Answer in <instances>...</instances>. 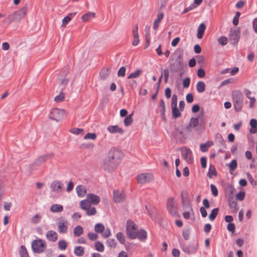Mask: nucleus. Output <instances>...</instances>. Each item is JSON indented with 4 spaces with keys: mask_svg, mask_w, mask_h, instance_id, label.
<instances>
[{
    "mask_svg": "<svg viewBox=\"0 0 257 257\" xmlns=\"http://www.w3.org/2000/svg\"><path fill=\"white\" fill-rule=\"evenodd\" d=\"M28 4H26L21 9L10 15L6 19L10 22H20L26 16L28 11Z\"/></svg>",
    "mask_w": 257,
    "mask_h": 257,
    "instance_id": "3",
    "label": "nucleus"
},
{
    "mask_svg": "<svg viewBox=\"0 0 257 257\" xmlns=\"http://www.w3.org/2000/svg\"><path fill=\"white\" fill-rule=\"evenodd\" d=\"M123 157V153L119 149L111 148L103 160V169L108 173H112L117 169Z\"/></svg>",
    "mask_w": 257,
    "mask_h": 257,
    "instance_id": "1",
    "label": "nucleus"
},
{
    "mask_svg": "<svg viewBox=\"0 0 257 257\" xmlns=\"http://www.w3.org/2000/svg\"><path fill=\"white\" fill-rule=\"evenodd\" d=\"M164 13L162 11L159 12L157 14V18L154 21L160 23L164 18Z\"/></svg>",
    "mask_w": 257,
    "mask_h": 257,
    "instance_id": "61",
    "label": "nucleus"
},
{
    "mask_svg": "<svg viewBox=\"0 0 257 257\" xmlns=\"http://www.w3.org/2000/svg\"><path fill=\"white\" fill-rule=\"evenodd\" d=\"M206 26L204 23H201L199 25L197 29V37L198 39H202L204 34V32L206 30Z\"/></svg>",
    "mask_w": 257,
    "mask_h": 257,
    "instance_id": "21",
    "label": "nucleus"
},
{
    "mask_svg": "<svg viewBox=\"0 0 257 257\" xmlns=\"http://www.w3.org/2000/svg\"><path fill=\"white\" fill-rule=\"evenodd\" d=\"M183 51L175 54V58L172 59L169 63V68L172 72H178L183 69Z\"/></svg>",
    "mask_w": 257,
    "mask_h": 257,
    "instance_id": "2",
    "label": "nucleus"
},
{
    "mask_svg": "<svg viewBox=\"0 0 257 257\" xmlns=\"http://www.w3.org/2000/svg\"><path fill=\"white\" fill-rule=\"evenodd\" d=\"M172 136L176 138L181 139L183 136V132L179 128L176 127L172 132Z\"/></svg>",
    "mask_w": 257,
    "mask_h": 257,
    "instance_id": "36",
    "label": "nucleus"
},
{
    "mask_svg": "<svg viewBox=\"0 0 257 257\" xmlns=\"http://www.w3.org/2000/svg\"><path fill=\"white\" fill-rule=\"evenodd\" d=\"M80 205L81 209L85 210L88 209V207L91 206V204L89 203L88 201L86 200V199L81 201Z\"/></svg>",
    "mask_w": 257,
    "mask_h": 257,
    "instance_id": "41",
    "label": "nucleus"
},
{
    "mask_svg": "<svg viewBox=\"0 0 257 257\" xmlns=\"http://www.w3.org/2000/svg\"><path fill=\"white\" fill-rule=\"evenodd\" d=\"M218 41L222 46H225L227 43V39L224 36H221L218 39Z\"/></svg>",
    "mask_w": 257,
    "mask_h": 257,
    "instance_id": "54",
    "label": "nucleus"
},
{
    "mask_svg": "<svg viewBox=\"0 0 257 257\" xmlns=\"http://www.w3.org/2000/svg\"><path fill=\"white\" fill-rule=\"evenodd\" d=\"M110 70L108 68H102L99 72V77L102 80L106 79L109 75Z\"/></svg>",
    "mask_w": 257,
    "mask_h": 257,
    "instance_id": "23",
    "label": "nucleus"
},
{
    "mask_svg": "<svg viewBox=\"0 0 257 257\" xmlns=\"http://www.w3.org/2000/svg\"><path fill=\"white\" fill-rule=\"evenodd\" d=\"M172 118H176L180 117L181 115L180 110L177 106L172 107Z\"/></svg>",
    "mask_w": 257,
    "mask_h": 257,
    "instance_id": "34",
    "label": "nucleus"
},
{
    "mask_svg": "<svg viewBox=\"0 0 257 257\" xmlns=\"http://www.w3.org/2000/svg\"><path fill=\"white\" fill-rule=\"evenodd\" d=\"M139 183L145 184L153 179L152 175L150 174L142 173L138 175L136 177Z\"/></svg>",
    "mask_w": 257,
    "mask_h": 257,
    "instance_id": "11",
    "label": "nucleus"
},
{
    "mask_svg": "<svg viewBox=\"0 0 257 257\" xmlns=\"http://www.w3.org/2000/svg\"><path fill=\"white\" fill-rule=\"evenodd\" d=\"M126 69L125 67H121L117 72V75L119 77H124L125 74Z\"/></svg>",
    "mask_w": 257,
    "mask_h": 257,
    "instance_id": "58",
    "label": "nucleus"
},
{
    "mask_svg": "<svg viewBox=\"0 0 257 257\" xmlns=\"http://www.w3.org/2000/svg\"><path fill=\"white\" fill-rule=\"evenodd\" d=\"M97 136L95 133H88L84 137V140L90 139L94 140L96 139Z\"/></svg>",
    "mask_w": 257,
    "mask_h": 257,
    "instance_id": "46",
    "label": "nucleus"
},
{
    "mask_svg": "<svg viewBox=\"0 0 257 257\" xmlns=\"http://www.w3.org/2000/svg\"><path fill=\"white\" fill-rule=\"evenodd\" d=\"M219 211V208L218 207L215 208L212 210L211 213L209 215V219L210 221H213L216 217Z\"/></svg>",
    "mask_w": 257,
    "mask_h": 257,
    "instance_id": "35",
    "label": "nucleus"
},
{
    "mask_svg": "<svg viewBox=\"0 0 257 257\" xmlns=\"http://www.w3.org/2000/svg\"><path fill=\"white\" fill-rule=\"evenodd\" d=\"M147 232L145 229H141L139 231H138V235L137 237H138L140 240L142 241L146 240L147 238Z\"/></svg>",
    "mask_w": 257,
    "mask_h": 257,
    "instance_id": "28",
    "label": "nucleus"
},
{
    "mask_svg": "<svg viewBox=\"0 0 257 257\" xmlns=\"http://www.w3.org/2000/svg\"><path fill=\"white\" fill-rule=\"evenodd\" d=\"M108 131L111 134L119 133L123 134V130L122 128L119 127L118 125H109L107 127Z\"/></svg>",
    "mask_w": 257,
    "mask_h": 257,
    "instance_id": "19",
    "label": "nucleus"
},
{
    "mask_svg": "<svg viewBox=\"0 0 257 257\" xmlns=\"http://www.w3.org/2000/svg\"><path fill=\"white\" fill-rule=\"evenodd\" d=\"M76 191L79 197L84 196L86 193V190L81 185H78L76 187Z\"/></svg>",
    "mask_w": 257,
    "mask_h": 257,
    "instance_id": "31",
    "label": "nucleus"
},
{
    "mask_svg": "<svg viewBox=\"0 0 257 257\" xmlns=\"http://www.w3.org/2000/svg\"><path fill=\"white\" fill-rule=\"evenodd\" d=\"M245 192L243 191H240L237 193V194L236 195V198L237 200H238L239 201H242L244 199L245 197Z\"/></svg>",
    "mask_w": 257,
    "mask_h": 257,
    "instance_id": "62",
    "label": "nucleus"
},
{
    "mask_svg": "<svg viewBox=\"0 0 257 257\" xmlns=\"http://www.w3.org/2000/svg\"><path fill=\"white\" fill-rule=\"evenodd\" d=\"M167 209L170 214L173 216H178L177 204L174 198H169L167 202Z\"/></svg>",
    "mask_w": 257,
    "mask_h": 257,
    "instance_id": "7",
    "label": "nucleus"
},
{
    "mask_svg": "<svg viewBox=\"0 0 257 257\" xmlns=\"http://www.w3.org/2000/svg\"><path fill=\"white\" fill-rule=\"evenodd\" d=\"M87 236L89 239L92 241L96 240L98 237L96 233L93 232H89L87 234Z\"/></svg>",
    "mask_w": 257,
    "mask_h": 257,
    "instance_id": "56",
    "label": "nucleus"
},
{
    "mask_svg": "<svg viewBox=\"0 0 257 257\" xmlns=\"http://www.w3.org/2000/svg\"><path fill=\"white\" fill-rule=\"evenodd\" d=\"M86 215L88 216H92L95 215L96 213V209L94 207L90 206L88 209L86 210Z\"/></svg>",
    "mask_w": 257,
    "mask_h": 257,
    "instance_id": "47",
    "label": "nucleus"
},
{
    "mask_svg": "<svg viewBox=\"0 0 257 257\" xmlns=\"http://www.w3.org/2000/svg\"><path fill=\"white\" fill-rule=\"evenodd\" d=\"M229 41L232 45L237 44L240 39V30L239 28L231 29L229 34Z\"/></svg>",
    "mask_w": 257,
    "mask_h": 257,
    "instance_id": "9",
    "label": "nucleus"
},
{
    "mask_svg": "<svg viewBox=\"0 0 257 257\" xmlns=\"http://www.w3.org/2000/svg\"><path fill=\"white\" fill-rule=\"evenodd\" d=\"M64 99V95L61 90L60 94L54 98V100L56 102H61L63 101Z\"/></svg>",
    "mask_w": 257,
    "mask_h": 257,
    "instance_id": "55",
    "label": "nucleus"
},
{
    "mask_svg": "<svg viewBox=\"0 0 257 257\" xmlns=\"http://www.w3.org/2000/svg\"><path fill=\"white\" fill-rule=\"evenodd\" d=\"M142 73V71L140 69H137L134 72L131 73L128 76L127 79L136 78L139 77L141 74Z\"/></svg>",
    "mask_w": 257,
    "mask_h": 257,
    "instance_id": "42",
    "label": "nucleus"
},
{
    "mask_svg": "<svg viewBox=\"0 0 257 257\" xmlns=\"http://www.w3.org/2000/svg\"><path fill=\"white\" fill-rule=\"evenodd\" d=\"M52 156L53 154H47L39 156L35 160V162L30 165L31 168L32 170L36 169L47 160L50 159Z\"/></svg>",
    "mask_w": 257,
    "mask_h": 257,
    "instance_id": "8",
    "label": "nucleus"
},
{
    "mask_svg": "<svg viewBox=\"0 0 257 257\" xmlns=\"http://www.w3.org/2000/svg\"><path fill=\"white\" fill-rule=\"evenodd\" d=\"M196 89L199 93H202L205 90V84L204 82L200 81L196 84Z\"/></svg>",
    "mask_w": 257,
    "mask_h": 257,
    "instance_id": "32",
    "label": "nucleus"
},
{
    "mask_svg": "<svg viewBox=\"0 0 257 257\" xmlns=\"http://www.w3.org/2000/svg\"><path fill=\"white\" fill-rule=\"evenodd\" d=\"M46 237L48 240L54 242L57 240L58 235L55 231L49 230L46 233Z\"/></svg>",
    "mask_w": 257,
    "mask_h": 257,
    "instance_id": "20",
    "label": "nucleus"
},
{
    "mask_svg": "<svg viewBox=\"0 0 257 257\" xmlns=\"http://www.w3.org/2000/svg\"><path fill=\"white\" fill-rule=\"evenodd\" d=\"M67 221L66 219H63L62 217L59 218L57 219L58 228L59 233H65L67 232Z\"/></svg>",
    "mask_w": 257,
    "mask_h": 257,
    "instance_id": "10",
    "label": "nucleus"
},
{
    "mask_svg": "<svg viewBox=\"0 0 257 257\" xmlns=\"http://www.w3.org/2000/svg\"><path fill=\"white\" fill-rule=\"evenodd\" d=\"M62 183L60 181L55 180L51 184L50 188L52 191L59 193L62 190Z\"/></svg>",
    "mask_w": 257,
    "mask_h": 257,
    "instance_id": "17",
    "label": "nucleus"
},
{
    "mask_svg": "<svg viewBox=\"0 0 257 257\" xmlns=\"http://www.w3.org/2000/svg\"><path fill=\"white\" fill-rule=\"evenodd\" d=\"M199 123V121L197 118L192 117L190 121L189 125L194 127H196Z\"/></svg>",
    "mask_w": 257,
    "mask_h": 257,
    "instance_id": "53",
    "label": "nucleus"
},
{
    "mask_svg": "<svg viewBox=\"0 0 257 257\" xmlns=\"http://www.w3.org/2000/svg\"><path fill=\"white\" fill-rule=\"evenodd\" d=\"M227 166H228L230 171H234L237 167V163L236 160L235 159L232 160L231 162L227 165Z\"/></svg>",
    "mask_w": 257,
    "mask_h": 257,
    "instance_id": "45",
    "label": "nucleus"
},
{
    "mask_svg": "<svg viewBox=\"0 0 257 257\" xmlns=\"http://www.w3.org/2000/svg\"><path fill=\"white\" fill-rule=\"evenodd\" d=\"M41 218V216L39 214H36L31 219L32 222L34 224L38 223Z\"/></svg>",
    "mask_w": 257,
    "mask_h": 257,
    "instance_id": "57",
    "label": "nucleus"
},
{
    "mask_svg": "<svg viewBox=\"0 0 257 257\" xmlns=\"http://www.w3.org/2000/svg\"><path fill=\"white\" fill-rule=\"evenodd\" d=\"M84 230L83 227L81 226L77 225L75 227L73 230L74 235L75 236L78 237L80 236L83 233Z\"/></svg>",
    "mask_w": 257,
    "mask_h": 257,
    "instance_id": "30",
    "label": "nucleus"
},
{
    "mask_svg": "<svg viewBox=\"0 0 257 257\" xmlns=\"http://www.w3.org/2000/svg\"><path fill=\"white\" fill-rule=\"evenodd\" d=\"M105 230V227L102 223H96L94 226V230L97 233H102Z\"/></svg>",
    "mask_w": 257,
    "mask_h": 257,
    "instance_id": "37",
    "label": "nucleus"
},
{
    "mask_svg": "<svg viewBox=\"0 0 257 257\" xmlns=\"http://www.w3.org/2000/svg\"><path fill=\"white\" fill-rule=\"evenodd\" d=\"M31 246L34 252L41 253L45 250L46 244L45 240L42 239H37L32 241Z\"/></svg>",
    "mask_w": 257,
    "mask_h": 257,
    "instance_id": "5",
    "label": "nucleus"
},
{
    "mask_svg": "<svg viewBox=\"0 0 257 257\" xmlns=\"http://www.w3.org/2000/svg\"><path fill=\"white\" fill-rule=\"evenodd\" d=\"M113 197L115 203H121L124 201L125 195L123 192L114 190L113 191Z\"/></svg>",
    "mask_w": 257,
    "mask_h": 257,
    "instance_id": "12",
    "label": "nucleus"
},
{
    "mask_svg": "<svg viewBox=\"0 0 257 257\" xmlns=\"http://www.w3.org/2000/svg\"><path fill=\"white\" fill-rule=\"evenodd\" d=\"M190 228H184L183 230V236L185 240H188L190 237Z\"/></svg>",
    "mask_w": 257,
    "mask_h": 257,
    "instance_id": "48",
    "label": "nucleus"
},
{
    "mask_svg": "<svg viewBox=\"0 0 257 257\" xmlns=\"http://www.w3.org/2000/svg\"><path fill=\"white\" fill-rule=\"evenodd\" d=\"M19 255L21 257H29L27 250L25 246H21L19 250Z\"/></svg>",
    "mask_w": 257,
    "mask_h": 257,
    "instance_id": "38",
    "label": "nucleus"
},
{
    "mask_svg": "<svg viewBox=\"0 0 257 257\" xmlns=\"http://www.w3.org/2000/svg\"><path fill=\"white\" fill-rule=\"evenodd\" d=\"M111 235V231L109 228H106L105 230L102 232V236L104 238L108 237Z\"/></svg>",
    "mask_w": 257,
    "mask_h": 257,
    "instance_id": "63",
    "label": "nucleus"
},
{
    "mask_svg": "<svg viewBox=\"0 0 257 257\" xmlns=\"http://www.w3.org/2000/svg\"><path fill=\"white\" fill-rule=\"evenodd\" d=\"M211 191L212 195L216 197L218 194V192L217 187L213 184L210 185Z\"/></svg>",
    "mask_w": 257,
    "mask_h": 257,
    "instance_id": "59",
    "label": "nucleus"
},
{
    "mask_svg": "<svg viewBox=\"0 0 257 257\" xmlns=\"http://www.w3.org/2000/svg\"><path fill=\"white\" fill-rule=\"evenodd\" d=\"M67 246V243L64 240H60L58 242V247L60 250H65Z\"/></svg>",
    "mask_w": 257,
    "mask_h": 257,
    "instance_id": "49",
    "label": "nucleus"
},
{
    "mask_svg": "<svg viewBox=\"0 0 257 257\" xmlns=\"http://www.w3.org/2000/svg\"><path fill=\"white\" fill-rule=\"evenodd\" d=\"M212 175L216 176L217 173L215 166L213 164H210L208 172L207 175L209 178L211 179L212 178Z\"/></svg>",
    "mask_w": 257,
    "mask_h": 257,
    "instance_id": "29",
    "label": "nucleus"
},
{
    "mask_svg": "<svg viewBox=\"0 0 257 257\" xmlns=\"http://www.w3.org/2000/svg\"><path fill=\"white\" fill-rule=\"evenodd\" d=\"M138 25H136L135 28L133 30V35L134 37V40L132 42V45L133 46H137L140 42L139 36L138 32Z\"/></svg>",
    "mask_w": 257,
    "mask_h": 257,
    "instance_id": "18",
    "label": "nucleus"
},
{
    "mask_svg": "<svg viewBox=\"0 0 257 257\" xmlns=\"http://www.w3.org/2000/svg\"><path fill=\"white\" fill-rule=\"evenodd\" d=\"M126 228L132 230H138L137 225L132 221L128 220L126 223Z\"/></svg>",
    "mask_w": 257,
    "mask_h": 257,
    "instance_id": "44",
    "label": "nucleus"
},
{
    "mask_svg": "<svg viewBox=\"0 0 257 257\" xmlns=\"http://www.w3.org/2000/svg\"><path fill=\"white\" fill-rule=\"evenodd\" d=\"M63 207L62 205L55 204L51 205L50 207V211L54 213L61 212L63 211Z\"/></svg>",
    "mask_w": 257,
    "mask_h": 257,
    "instance_id": "25",
    "label": "nucleus"
},
{
    "mask_svg": "<svg viewBox=\"0 0 257 257\" xmlns=\"http://www.w3.org/2000/svg\"><path fill=\"white\" fill-rule=\"evenodd\" d=\"M243 96L239 90H235L232 92L233 104L235 110L240 111L242 107Z\"/></svg>",
    "mask_w": 257,
    "mask_h": 257,
    "instance_id": "4",
    "label": "nucleus"
},
{
    "mask_svg": "<svg viewBox=\"0 0 257 257\" xmlns=\"http://www.w3.org/2000/svg\"><path fill=\"white\" fill-rule=\"evenodd\" d=\"M177 96L174 94L171 99V107L177 106Z\"/></svg>",
    "mask_w": 257,
    "mask_h": 257,
    "instance_id": "60",
    "label": "nucleus"
},
{
    "mask_svg": "<svg viewBox=\"0 0 257 257\" xmlns=\"http://www.w3.org/2000/svg\"><path fill=\"white\" fill-rule=\"evenodd\" d=\"M106 243L108 245V246L112 247H116L117 245V243L116 242L115 240L113 238H109L106 240Z\"/></svg>",
    "mask_w": 257,
    "mask_h": 257,
    "instance_id": "51",
    "label": "nucleus"
},
{
    "mask_svg": "<svg viewBox=\"0 0 257 257\" xmlns=\"http://www.w3.org/2000/svg\"><path fill=\"white\" fill-rule=\"evenodd\" d=\"M95 248L99 252H102L104 249V245L99 241H96L94 243Z\"/></svg>",
    "mask_w": 257,
    "mask_h": 257,
    "instance_id": "40",
    "label": "nucleus"
},
{
    "mask_svg": "<svg viewBox=\"0 0 257 257\" xmlns=\"http://www.w3.org/2000/svg\"><path fill=\"white\" fill-rule=\"evenodd\" d=\"M228 201L230 208L234 209L235 211H237L238 209L237 201L232 196H229Z\"/></svg>",
    "mask_w": 257,
    "mask_h": 257,
    "instance_id": "22",
    "label": "nucleus"
},
{
    "mask_svg": "<svg viewBox=\"0 0 257 257\" xmlns=\"http://www.w3.org/2000/svg\"><path fill=\"white\" fill-rule=\"evenodd\" d=\"M190 84V78L187 77L183 80V85L184 88L189 87Z\"/></svg>",
    "mask_w": 257,
    "mask_h": 257,
    "instance_id": "64",
    "label": "nucleus"
},
{
    "mask_svg": "<svg viewBox=\"0 0 257 257\" xmlns=\"http://www.w3.org/2000/svg\"><path fill=\"white\" fill-rule=\"evenodd\" d=\"M182 156L183 159L188 164H192L193 162V158L192 156V152L190 149L186 148L185 150L182 151Z\"/></svg>",
    "mask_w": 257,
    "mask_h": 257,
    "instance_id": "13",
    "label": "nucleus"
},
{
    "mask_svg": "<svg viewBox=\"0 0 257 257\" xmlns=\"http://www.w3.org/2000/svg\"><path fill=\"white\" fill-rule=\"evenodd\" d=\"M65 116V111L64 109L54 108L51 109L49 117L51 119L57 122L60 121Z\"/></svg>",
    "mask_w": 257,
    "mask_h": 257,
    "instance_id": "6",
    "label": "nucleus"
},
{
    "mask_svg": "<svg viewBox=\"0 0 257 257\" xmlns=\"http://www.w3.org/2000/svg\"><path fill=\"white\" fill-rule=\"evenodd\" d=\"M126 232L128 237L132 239H134L138 237V230H131L129 228H126Z\"/></svg>",
    "mask_w": 257,
    "mask_h": 257,
    "instance_id": "24",
    "label": "nucleus"
},
{
    "mask_svg": "<svg viewBox=\"0 0 257 257\" xmlns=\"http://www.w3.org/2000/svg\"><path fill=\"white\" fill-rule=\"evenodd\" d=\"M84 131L83 128H76V127L73 128L70 131V132L71 133H72L74 135H79L81 133H83Z\"/></svg>",
    "mask_w": 257,
    "mask_h": 257,
    "instance_id": "52",
    "label": "nucleus"
},
{
    "mask_svg": "<svg viewBox=\"0 0 257 257\" xmlns=\"http://www.w3.org/2000/svg\"><path fill=\"white\" fill-rule=\"evenodd\" d=\"M76 14V13H71L65 17L62 20V26H65L68 24Z\"/></svg>",
    "mask_w": 257,
    "mask_h": 257,
    "instance_id": "26",
    "label": "nucleus"
},
{
    "mask_svg": "<svg viewBox=\"0 0 257 257\" xmlns=\"http://www.w3.org/2000/svg\"><path fill=\"white\" fill-rule=\"evenodd\" d=\"M161 74H163V76L164 77V81L165 83H167L168 81L169 76V71L168 68H166L163 70Z\"/></svg>",
    "mask_w": 257,
    "mask_h": 257,
    "instance_id": "50",
    "label": "nucleus"
},
{
    "mask_svg": "<svg viewBox=\"0 0 257 257\" xmlns=\"http://www.w3.org/2000/svg\"><path fill=\"white\" fill-rule=\"evenodd\" d=\"M94 17L95 13L92 12H88L82 16L81 19L83 20V22H87L90 19L94 18Z\"/></svg>",
    "mask_w": 257,
    "mask_h": 257,
    "instance_id": "33",
    "label": "nucleus"
},
{
    "mask_svg": "<svg viewBox=\"0 0 257 257\" xmlns=\"http://www.w3.org/2000/svg\"><path fill=\"white\" fill-rule=\"evenodd\" d=\"M133 115V112H132L131 114L126 116L124 119V123L126 126H130L132 124L133 121V119L132 118V116Z\"/></svg>",
    "mask_w": 257,
    "mask_h": 257,
    "instance_id": "39",
    "label": "nucleus"
},
{
    "mask_svg": "<svg viewBox=\"0 0 257 257\" xmlns=\"http://www.w3.org/2000/svg\"><path fill=\"white\" fill-rule=\"evenodd\" d=\"M182 198V206L184 210H189L193 214V210L191 205V204L189 200L187 197H184L183 196V193L182 192L181 194Z\"/></svg>",
    "mask_w": 257,
    "mask_h": 257,
    "instance_id": "14",
    "label": "nucleus"
},
{
    "mask_svg": "<svg viewBox=\"0 0 257 257\" xmlns=\"http://www.w3.org/2000/svg\"><path fill=\"white\" fill-rule=\"evenodd\" d=\"M116 237L117 240L119 241V242L121 244H125V236L122 232H119L117 233Z\"/></svg>",
    "mask_w": 257,
    "mask_h": 257,
    "instance_id": "43",
    "label": "nucleus"
},
{
    "mask_svg": "<svg viewBox=\"0 0 257 257\" xmlns=\"http://www.w3.org/2000/svg\"><path fill=\"white\" fill-rule=\"evenodd\" d=\"M86 200L88 201L91 204L97 205L100 201V197L92 193H89L86 196Z\"/></svg>",
    "mask_w": 257,
    "mask_h": 257,
    "instance_id": "16",
    "label": "nucleus"
},
{
    "mask_svg": "<svg viewBox=\"0 0 257 257\" xmlns=\"http://www.w3.org/2000/svg\"><path fill=\"white\" fill-rule=\"evenodd\" d=\"M85 253L84 248L81 246H77L74 248V253L77 256H81Z\"/></svg>",
    "mask_w": 257,
    "mask_h": 257,
    "instance_id": "27",
    "label": "nucleus"
},
{
    "mask_svg": "<svg viewBox=\"0 0 257 257\" xmlns=\"http://www.w3.org/2000/svg\"><path fill=\"white\" fill-rule=\"evenodd\" d=\"M182 250L187 254L195 253L197 250V246L194 244H190L189 245H183Z\"/></svg>",
    "mask_w": 257,
    "mask_h": 257,
    "instance_id": "15",
    "label": "nucleus"
}]
</instances>
